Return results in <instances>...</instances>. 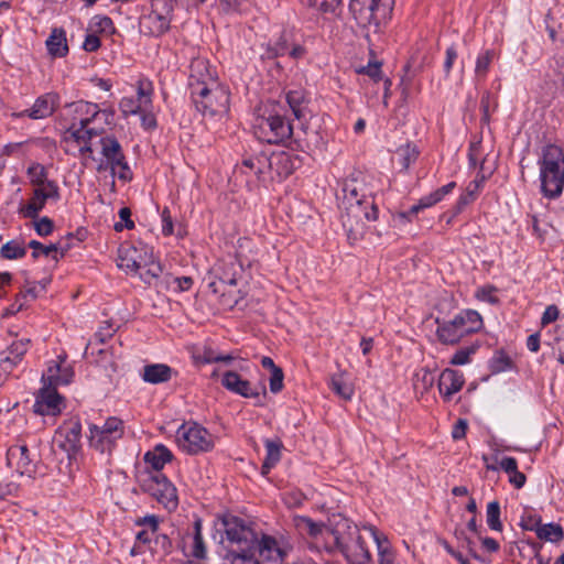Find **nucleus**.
Here are the masks:
<instances>
[{
  "instance_id": "1",
  "label": "nucleus",
  "mask_w": 564,
  "mask_h": 564,
  "mask_svg": "<svg viewBox=\"0 0 564 564\" xmlns=\"http://www.w3.org/2000/svg\"><path fill=\"white\" fill-rule=\"evenodd\" d=\"M203 70H207L205 61L197 59L192 64L189 79L192 100L203 116L221 118L229 110V90L209 73L203 76Z\"/></svg>"
},
{
  "instance_id": "2",
  "label": "nucleus",
  "mask_w": 564,
  "mask_h": 564,
  "mask_svg": "<svg viewBox=\"0 0 564 564\" xmlns=\"http://www.w3.org/2000/svg\"><path fill=\"white\" fill-rule=\"evenodd\" d=\"M98 173L110 172L112 177L128 182L132 177L124 151L119 140L113 134H101L96 141L94 159Z\"/></svg>"
},
{
  "instance_id": "3",
  "label": "nucleus",
  "mask_w": 564,
  "mask_h": 564,
  "mask_svg": "<svg viewBox=\"0 0 564 564\" xmlns=\"http://www.w3.org/2000/svg\"><path fill=\"white\" fill-rule=\"evenodd\" d=\"M332 543L340 550L349 564H368L371 561L360 529L345 517L334 518Z\"/></svg>"
},
{
  "instance_id": "4",
  "label": "nucleus",
  "mask_w": 564,
  "mask_h": 564,
  "mask_svg": "<svg viewBox=\"0 0 564 564\" xmlns=\"http://www.w3.org/2000/svg\"><path fill=\"white\" fill-rule=\"evenodd\" d=\"M541 192L547 198L558 197L564 188V151L557 145H546L539 160Z\"/></svg>"
},
{
  "instance_id": "5",
  "label": "nucleus",
  "mask_w": 564,
  "mask_h": 564,
  "mask_svg": "<svg viewBox=\"0 0 564 564\" xmlns=\"http://www.w3.org/2000/svg\"><path fill=\"white\" fill-rule=\"evenodd\" d=\"M118 267L130 274H139L147 282L161 272L152 248L147 245H121L118 249Z\"/></svg>"
},
{
  "instance_id": "6",
  "label": "nucleus",
  "mask_w": 564,
  "mask_h": 564,
  "mask_svg": "<svg viewBox=\"0 0 564 564\" xmlns=\"http://www.w3.org/2000/svg\"><path fill=\"white\" fill-rule=\"evenodd\" d=\"M436 335L441 343L455 345L464 337L478 332L482 327V318L476 311L467 310L448 321H436Z\"/></svg>"
},
{
  "instance_id": "7",
  "label": "nucleus",
  "mask_w": 564,
  "mask_h": 564,
  "mask_svg": "<svg viewBox=\"0 0 564 564\" xmlns=\"http://www.w3.org/2000/svg\"><path fill=\"white\" fill-rule=\"evenodd\" d=\"M100 133L94 127H84L78 126L77 122H72L63 138L65 151L78 156L82 164L88 165L90 159H94L95 139L99 138Z\"/></svg>"
},
{
  "instance_id": "8",
  "label": "nucleus",
  "mask_w": 564,
  "mask_h": 564,
  "mask_svg": "<svg viewBox=\"0 0 564 564\" xmlns=\"http://www.w3.org/2000/svg\"><path fill=\"white\" fill-rule=\"evenodd\" d=\"M138 481L141 489L152 496L165 509L175 510L178 505L175 486L162 473H140Z\"/></svg>"
},
{
  "instance_id": "9",
  "label": "nucleus",
  "mask_w": 564,
  "mask_h": 564,
  "mask_svg": "<svg viewBox=\"0 0 564 564\" xmlns=\"http://www.w3.org/2000/svg\"><path fill=\"white\" fill-rule=\"evenodd\" d=\"M392 4L393 0H350L349 11L360 26L377 30L389 17Z\"/></svg>"
},
{
  "instance_id": "10",
  "label": "nucleus",
  "mask_w": 564,
  "mask_h": 564,
  "mask_svg": "<svg viewBox=\"0 0 564 564\" xmlns=\"http://www.w3.org/2000/svg\"><path fill=\"white\" fill-rule=\"evenodd\" d=\"M178 446L186 453L195 455L214 448V436L195 422L182 424L176 432Z\"/></svg>"
},
{
  "instance_id": "11",
  "label": "nucleus",
  "mask_w": 564,
  "mask_h": 564,
  "mask_svg": "<svg viewBox=\"0 0 564 564\" xmlns=\"http://www.w3.org/2000/svg\"><path fill=\"white\" fill-rule=\"evenodd\" d=\"M123 433V422L118 417H109L101 425L89 426V445L101 454H110Z\"/></svg>"
},
{
  "instance_id": "12",
  "label": "nucleus",
  "mask_w": 564,
  "mask_h": 564,
  "mask_svg": "<svg viewBox=\"0 0 564 564\" xmlns=\"http://www.w3.org/2000/svg\"><path fill=\"white\" fill-rule=\"evenodd\" d=\"M210 281L208 288L213 293L225 295L226 286L237 285V275L239 267L234 259L219 260L209 270Z\"/></svg>"
},
{
  "instance_id": "13",
  "label": "nucleus",
  "mask_w": 564,
  "mask_h": 564,
  "mask_svg": "<svg viewBox=\"0 0 564 564\" xmlns=\"http://www.w3.org/2000/svg\"><path fill=\"white\" fill-rule=\"evenodd\" d=\"M293 128L279 115L262 118L256 126L257 137L267 143H280L292 135Z\"/></svg>"
},
{
  "instance_id": "14",
  "label": "nucleus",
  "mask_w": 564,
  "mask_h": 564,
  "mask_svg": "<svg viewBox=\"0 0 564 564\" xmlns=\"http://www.w3.org/2000/svg\"><path fill=\"white\" fill-rule=\"evenodd\" d=\"M260 558L263 562L278 564L282 562L292 551V544L284 536H272L263 534L254 544Z\"/></svg>"
},
{
  "instance_id": "15",
  "label": "nucleus",
  "mask_w": 564,
  "mask_h": 564,
  "mask_svg": "<svg viewBox=\"0 0 564 564\" xmlns=\"http://www.w3.org/2000/svg\"><path fill=\"white\" fill-rule=\"evenodd\" d=\"M221 523L226 539L231 544H237L241 553H243L246 550H249L254 544V532L238 517L232 514H225L221 518Z\"/></svg>"
},
{
  "instance_id": "16",
  "label": "nucleus",
  "mask_w": 564,
  "mask_h": 564,
  "mask_svg": "<svg viewBox=\"0 0 564 564\" xmlns=\"http://www.w3.org/2000/svg\"><path fill=\"white\" fill-rule=\"evenodd\" d=\"M152 96V83L145 78L139 79L137 83V97H123L119 102L122 116H135L143 110L153 108Z\"/></svg>"
},
{
  "instance_id": "17",
  "label": "nucleus",
  "mask_w": 564,
  "mask_h": 564,
  "mask_svg": "<svg viewBox=\"0 0 564 564\" xmlns=\"http://www.w3.org/2000/svg\"><path fill=\"white\" fill-rule=\"evenodd\" d=\"M68 109L73 113V122L84 127H91L90 124L98 118H102L106 123L110 124L113 118V111L101 110L97 104L84 100L68 105Z\"/></svg>"
},
{
  "instance_id": "18",
  "label": "nucleus",
  "mask_w": 564,
  "mask_h": 564,
  "mask_svg": "<svg viewBox=\"0 0 564 564\" xmlns=\"http://www.w3.org/2000/svg\"><path fill=\"white\" fill-rule=\"evenodd\" d=\"M33 406L34 412L40 415L56 416L62 413L66 404L55 387L43 386L35 397Z\"/></svg>"
},
{
  "instance_id": "19",
  "label": "nucleus",
  "mask_w": 564,
  "mask_h": 564,
  "mask_svg": "<svg viewBox=\"0 0 564 564\" xmlns=\"http://www.w3.org/2000/svg\"><path fill=\"white\" fill-rule=\"evenodd\" d=\"M365 177L360 175L359 177H352L347 180L344 184L343 192L344 198L348 204L349 214L354 217L359 216V210L361 209V205L364 203H368V199L371 195V191H369L365 186Z\"/></svg>"
},
{
  "instance_id": "20",
  "label": "nucleus",
  "mask_w": 564,
  "mask_h": 564,
  "mask_svg": "<svg viewBox=\"0 0 564 564\" xmlns=\"http://www.w3.org/2000/svg\"><path fill=\"white\" fill-rule=\"evenodd\" d=\"M181 550L186 557L204 560L207 556V546L202 533V520L196 519L193 528L187 530L181 540Z\"/></svg>"
},
{
  "instance_id": "21",
  "label": "nucleus",
  "mask_w": 564,
  "mask_h": 564,
  "mask_svg": "<svg viewBox=\"0 0 564 564\" xmlns=\"http://www.w3.org/2000/svg\"><path fill=\"white\" fill-rule=\"evenodd\" d=\"M48 199H59V191L56 183H45L44 186L34 187L32 197L21 208V212L24 217L35 218Z\"/></svg>"
},
{
  "instance_id": "22",
  "label": "nucleus",
  "mask_w": 564,
  "mask_h": 564,
  "mask_svg": "<svg viewBox=\"0 0 564 564\" xmlns=\"http://www.w3.org/2000/svg\"><path fill=\"white\" fill-rule=\"evenodd\" d=\"M82 425L77 420L64 422L55 433V442L68 455L75 454L80 447Z\"/></svg>"
},
{
  "instance_id": "23",
  "label": "nucleus",
  "mask_w": 564,
  "mask_h": 564,
  "mask_svg": "<svg viewBox=\"0 0 564 564\" xmlns=\"http://www.w3.org/2000/svg\"><path fill=\"white\" fill-rule=\"evenodd\" d=\"M7 463L20 476L31 477L35 471V462L25 444L12 445L7 452Z\"/></svg>"
},
{
  "instance_id": "24",
  "label": "nucleus",
  "mask_w": 564,
  "mask_h": 564,
  "mask_svg": "<svg viewBox=\"0 0 564 564\" xmlns=\"http://www.w3.org/2000/svg\"><path fill=\"white\" fill-rule=\"evenodd\" d=\"M238 171L247 177H254L259 182L274 178V175H270L271 163L269 156L265 154L245 159L238 167Z\"/></svg>"
},
{
  "instance_id": "25",
  "label": "nucleus",
  "mask_w": 564,
  "mask_h": 564,
  "mask_svg": "<svg viewBox=\"0 0 564 564\" xmlns=\"http://www.w3.org/2000/svg\"><path fill=\"white\" fill-rule=\"evenodd\" d=\"M59 104V97L55 93H46L37 97L31 108L25 109L17 117H29L31 119H45L53 115Z\"/></svg>"
},
{
  "instance_id": "26",
  "label": "nucleus",
  "mask_w": 564,
  "mask_h": 564,
  "mask_svg": "<svg viewBox=\"0 0 564 564\" xmlns=\"http://www.w3.org/2000/svg\"><path fill=\"white\" fill-rule=\"evenodd\" d=\"M464 383V375L460 371L447 368L440 376L438 390L444 400L449 401L455 393L462 390Z\"/></svg>"
},
{
  "instance_id": "27",
  "label": "nucleus",
  "mask_w": 564,
  "mask_h": 564,
  "mask_svg": "<svg viewBox=\"0 0 564 564\" xmlns=\"http://www.w3.org/2000/svg\"><path fill=\"white\" fill-rule=\"evenodd\" d=\"M221 384L227 390L243 398H257L260 394L256 387H253L248 380L242 379L235 371H226L223 375Z\"/></svg>"
},
{
  "instance_id": "28",
  "label": "nucleus",
  "mask_w": 564,
  "mask_h": 564,
  "mask_svg": "<svg viewBox=\"0 0 564 564\" xmlns=\"http://www.w3.org/2000/svg\"><path fill=\"white\" fill-rule=\"evenodd\" d=\"M362 530L367 531L377 544L379 564H394L395 553L387 536L373 525H364Z\"/></svg>"
},
{
  "instance_id": "29",
  "label": "nucleus",
  "mask_w": 564,
  "mask_h": 564,
  "mask_svg": "<svg viewBox=\"0 0 564 564\" xmlns=\"http://www.w3.org/2000/svg\"><path fill=\"white\" fill-rule=\"evenodd\" d=\"M294 525L302 534H307L314 539L318 536L333 541V525L326 527L323 523L314 522L307 517H295Z\"/></svg>"
},
{
  "instance_id": "30",
  "label": "nucleus",
  "mask_w": 564,
  "mask_h": 564,
  "mask_svg": "<svg viewBox=\"0 0 564 564\" xmlns=\"http://www.w3.org/2000/svg\"><path fill=\"white\" fill-rule=\"evenodd\" d=\"M172 458L171 451L166 446L159 444L152 451L144 454L147 469L143 473H161L165 464L171 462Z\"/></svg>"
},
{
  "instance_id": "31",
  "label": "nucleus",
  "mask_w": 564,
  "mask_h": 564,
  "mask_svg": "<svg viewBox=\"0 0 564 564\" xmlns=\"http://www.w3.org/2000/svg\"><path fill=\"white\" fill-rule=\"evenodd\" d=\"M271 163L270 175L282 178L288 177L294 171V162L292 158L285 152H278L269 156Z\"/></svg>"
},
{
  "instance_id": "32",
  "label": "nucleus",
  "mask_w": 564,
  "mask_h": 564,
  "mask_svg": "<svg viewBox=\"0 0 564 564\" xmlns=\"http://www.w3.org/2000/svg\"><path fill=\"white\" fill-rule=\"evenodd\" d=\"M173 369L165 364L148 365L143 368L142 379L147 382L158 384L166 382L172 378Z\"/></svg>"
},
{
  "instance_id": "33",
  "label": "nucleus",
  "mask_w": 564,
  "mask_h": 564,
  "mask_svg": "<svg viewBox=\"0 0 564 564\" xmlns=\"http://www.w3.org/2000/svg\"><path fill=\"white\" fill-rule=\"evenodd\" d=\"M499 467L508 475L509 482L517 489L525 485L527 477L518 469V462L513 457H502L499 460Z\"/></svg>"
},
{
  "instance_id": "34",
  "label": "nucleus",
  "mask_w": 564,
  "mask_h": 564,
  "mask_svg": "<svg viewBox=\"0 0 564 564\" xmlns=\"http://www.w3.org/2000/svg\"><path fill=\"white\" fill-rule=\"evenodd\" d=\"M48 53L54 57H63L68 53L66 34L63 29H53L46 40Z\"/></svg>"
},
{
  "instance_id": "35",
  "label": "nucleus",
  "mask_w": 564,
  "mask_h": 564,
  "mask_svg": "<svg viewBox=\"0 0 564 564\" xmlns=\"http://www.w3.org/2000/svg\"><path fill=\"white\" fill-rule=\"evenodd\" d=\"M286 102L297 120H303L306 118L308 112V102L303 90H290L286 94Z\"/></svg>"
},
{
  "instance_id": "36",
  "label": "nucleus",
  "mask_w": 564,
  "mask_h": 564,
  "mask_svg": "<svg viewBox=\"0 0 564 564\" xmlns=\"http://www.w3.org/2000/svg\"><path fill=\"white\" fill-rule=\"evenodd\" d=\"M59 371L61 362L52 361L42 376L43 386L56 388L58 384H68L73 378V370H67L66 377H59Z\"/></svg>"
},
{
  "instance_id": "37",
  "label": "nucleus",
  "mask_w": 564,
  "mask_h": 564,
  "mask_svg": "<svg viewBox=\"0 0 564 564\" xmlns=\"http://www.w3.org/2000/svg\"><path fill=\"white\" fill-rule=\"evenodd\" d=\"M265 458L262 464V474H268L281 459L282 443L280 440H265Z\"/></svg>"
},
{
  "instance_id": "38",
  "label": "nucleus",
  "mask_w": 564,
  "mask_h": 564,
  "mask_svg": "<svg viewBox=\"0 0 564 564\" xmlns=\"http://www.w3.org/2000/svg\"><path fill=\"white\" fill-rule=\"evenodd\" d=\"M30 339H19L11 344L8 349V355L1 360V366L7 370L6 364L17 365L23 355L28 351Z\"/></svg>"
},
{
  "instance_id": "39",
  "label": "nucleus",
  "mask_w": 564,
  "mask_h": 564,
  "mask_svg": "<svg viewBox=\"0 0 564 564\" xmlns=\"http://www.w3.org/2000/svg\"><path fill=\"white\" fill-rule=\"evenodd\" d=\"M29 247L33 249L32 257L34 259L39 258L41 254L45 257H52L54 260H58V256H64V250H62L59 243H51L44 246L40 241L31 240L29 242Z\"/></svg>"
},
{
  "instance_id": "40",
  "label": "nucleus",
  "mask_w": 564,
  "mask_h": 564,
  "mask_svg": "<svg viewBox=\"0 0 564 564\" xmlns=\"http://www.w3.org/2000/svg\"><path fill=\"white\" fill-rule=\"evenodd\" d=\"M495 57L496 53L494 50H486L478 54L475 64V77L477 80H484L486 78Z\"/></svg>"
},
{
  "instance_id": "41",
  "label": "nucleus",
  "mask_w": 564,
  "mask_h": 564,
  "mask_svg": "<svg viewBox=\"0 0 564 564\" xmlns=\"http://www.w3.org/2000/svg\"><path fill=\"white\" fill-rule=\"evenodd\" d=\"M395 156L402 167L406 170L413 162L416 161L419 156V150L416 145L408 142L397 149Z\"/></svg>"
},
{
  "instance_id": "42",
  "label": "nucleus",
  "mask_w": 564,
  "mask_h": 564,
  "mask_svg": "<svg viewBox=\"0 0 564 564\" xmlns=\"http://www.w3.org/2000/svg\"><path fill=\"white\" fill-rule=\"evenodd\" d=\"M330 389L341 399L350 400L354 394L352 386L343 375H335L330 379Z\"/></svg>"
},
{
  "instance_id": "43",
  "label": "nucleus",
  "mask_w": 564,
  "mask_h": 564,
  "mask_svg": "<svg viewBox=\"0 0 564 564\" xmlns=\"http://www.w3.org/2000/svg\"><path fill=\"white\" fill-rule=\"evenodd\" d=\"M0 254L3 259L7 260L21 259L26 254V249L23 243L11 240L1 247Z\"/></svg>"
},
{
  "instance_id": "44",
  "label": "nucleus",
  "mask_w": 564,
  "mask_h": 564,
  "mask_svg": "<svg viewBox=\"0 0 564 564\" xmlns=\"http://www.w3.org/2000/svg\"><path fill=\"white\" fill-rule=\"evenodd\" d=\"M28 176L30 183L34 187L44 186L45 183H55L54 181L47 180V172L45 167L40 163H33L29 166Z\"/></svg>"
},
{
  "instance_id": "45",
  "label": "nucleus",
  "mask_w": 564,
  "mask_h": 564,
  "mask_svg": "<svg viewBox=\"0 0 564 564\" xmlns=\"http://www.w3.org/2000/svg\"><path fill=\"white\" fill-rule=\"evenodd\" d=\"M536 534L540 539L550 541V542H558L563 539L564 532L560 524L555 523H547L544 525H541Z\"/></svg>"
},
{
  "instance_id": "46",
  "label": "nucleus",
  "mask_w": 564,
  "mask_h": 564,
  "mask_svg": "<svg viewBox=\"0 0 564 564\" xmlns=\"http://www.w3.org/2000/svg\"><path fill=\"white\" fill-rule=\"evenodd\" d=\"M487 524L494 531H502L500 521V505L498 501H491L487 505L486 511Z\"/></svg>"
},
{
  "instance_id": "47",
  "label": "nucleus",
  "mask_w": 564,
  "mask_h": 564,
  "mask_svg": "<svg viewBox=\"0 0 564 564\" xmlns=\"http://www.w3.org/2000/svg\"><path fill=\"white\" fill-rule=\"evenodd\" d=\"M512 359L503 351H497L490 359V369L492 372H503L512 369Z\"/></svg>"
},
{
  "instance_id": "48",
  "label": "nucleus",
  "mask_w": 564,
  "mask_h": 564,
  "mask_svg": "<svg viewBox=\"0 0 564 564\" xmlns=\"http://www.w3.org/2000/svg\"><path fill=\"white\" fill-rule=\"evenodd\" d=\"M497 288L490 284L482 285L476 290L475 296L482 302L497 304L499 299L497 296Z\"/></svg>"
},
{
  "instance_id": "49",
  "label": "nucleus",
  "mask_w": 564,
  "mask_h": 564,
  "mask_svg": "<svg viewBox=\"0 0 564 564\" xmlns=\"http://www.w3.org/2000/svg\"><path fill=\"white\" fill-rule=\"evenodd\" d=\"M343 0H306L310 7H313L324 13H335L340 7Z\"/></svg>"
},
{
  "instance_id": "50",
  "label": "nucleus",
  "mask_w": 564,
  "mask_h": 564,
  "mask_svg": "<svg viewBox=\"0 0 564 564\" xmlns=\"http://www.w3.org/2000/svg\"><path fill=\"white\" fill-rule=\"evenodd\" d=\"M289 52V42L286 34H282V36L279 39V41L274 45H270L268 47V56L269 57H276L288 54Z\"/></svg>"
},
{
  "instance_id": "51",
  "label": "nucleus",
  "mask_w": 564,
  "mask_h": 564,
  "mask_svg": "<svg viewBox=\"0 0 564 564\" xmlns=\"http://www.w3.org/2000/svg\"><path fill=\"white\" fill-rule=\"evenodd\" d=\"M434 377L427 369H421L415 375L414 387L417 389L422 386L423 390H427L433 386Z\"/></svg>"
},
{
  "instance_id": "52",
  "label": "nucleus",
  "mask_w": 564,
  "mask_h": 564,
  "mask_svg": "<svg viewBox=\"0 0 564 564\" xmlns=\"http://www.w3.org/2000/svg\"><path fill=\"white\" fill-rule=\"evenodd\" d=\"M90 29L94 32H110L112 30V21L108 17L97 15L93 19Z\"/></svg>"
},
{
  "instance_id": "53",
  "label": "nucleus",
  "mask_w": 564,
  "mask_h": 564,
  "mask_svg": "<svg viewBox=\"0 0 564 564\" xmlns=\"http://www.w3.org/2000/svg\"><path fill=\"white\" fill-rule=\"evenodd\" d=\"M141 119V126L144 130L151 131L154 130L158 126L156 117L153 112V108H149L139 113Z\"/></svg>"
},
{
  "instance_id": "54",
  "label": "nucleus",
  "mask_w": 564,
  "mask_h": 564,
  "mask_svg": "<svg viewBox=\"0 0 564 564\" xmlns=\"http://www.w3.org/2000/svg\"><path fill=\"white\" fill-rule=\"evenodd\" d=\"M475 352V348H463L457 350L452 359L451 364L456 366H463L469 362L470 356Z\"/></svg>"
},
{
  "instance_id": "55",
  "label": "nucleus",
  "mask_w": 564,
  "mask_h": 564,
  "mask_svg": "<svg viewBox=\"0 0 564 564\" xmlns=\"http://www.w3.org/2000/svg\"><path fill=\"white\" fill-rule=\"evenodd\" d=\"M283 371L281 368H274L270 377V390L272 393H278L283 388Z\"/></svg>"
},
{
  "instance_id": "56",
  "label": "nucleus",
  "mask_w": 564,
  "mask_h": 564,
  "mask_svg": "<svg viewBox=\"0 0 564 564\" xmlns=\"http://www.w3.org/2000/svg\"><path fill=\"white\" fill-rule=\"evenodd\" d=\"M438 200L436 199L434 193H431L424 197H422L416 205H413L410 209L411 214H417L420 210L424 208H429L437 204Z\"/></svg>"
},
{
  "instance_id": "57",
  "label": "nucleus",
  "mask_w": 564,
  "mask_h": 564,
  "mask_svg": "<svg viewBox=\"0 0 564 564\" xmlns=\"http://www.w3.org/2000/svg\"><path fill=\"white\" fill-rule=\"evenodd\" d=\"M560 310L556 305L546 306L545 311L541 317V326L545 327L546 325L555 322L558 318Z\"/></svg>"
},
{
  "instance_id": "58",
  "label": "nucleus",
  "mask_w": 564,
  "mask_h": 564,
  "mask_svg": "<svg viewBox=\"0 0 564 564\" xmlns=\"http://www.w3.org/2000/svg\"><path fill=\"white\" fill-rule=\"evenodd\" d=\"M358 72L368 75L375 82L381 79V64L378 62H369L367 66L361 67Z\"/></svg>"
},
{
  "instance_id": "59",
  "label": "nucleus",
  "mask_w": 564,
  "mask_h": 564,
  "mask_svg": "<svg viewBox=\"0 0 564 564\" xmlns=\"http://www.w3.org/2000/svg\"><path fill=\"white\" fill-rule=\"evenodd\" d=\"M366 218L367 220H376L378 217V209L372 203L371 199H368V203H364L361 205V209L359 210V216L357 218Z\"/></svg>"
},
{
  "instance_id": "60",
  "label": "nucleus",
  "mask_w": 564,
  "mask_h": 564,
  "mask_svg": "<svg viewBox=\"0 0 564 564\" xmlns=\"http://www.w3.org/2000/svg\"><path fill=\"white\" fill-rule=\"evenodd\" d=\"M130 216H131V212L129 208L127 207H123L119 210V217L122 221H124V224L122 223H117L115 225V229L116 231H122L124 228L127 229H131L133 228L134 224L133 221L130 219Z\"/></svg>"
},
{
  "instance_id": "61",
  "label": "nucleus",
  "mask_w": 564,
  "mask_h": 564,
  "mask_svg": "<svg viewBox=\"0 0 564 564\" xmlns=\"http://www.w3.org/2000/svg\"><path fill=\"white\" fill-rule=\"evenodd\" d=\"M35 230L40 236H48L53 231V221L47 217H42L34 224Z\"/></svg>"
},
{
  "instance_id": "62",
  "label": "nucleus",
  "mask_w": 564,
  "mask_h": 564,
  "mask_svg": "<svg viewBox=\"0 0 564 564\" xmlns=\"http://www.w3.org/2000/svg\"><path fill=\"white\" fill-rule=\"evenodd\" d=\"M135 523L138 525L145 527L147 528L145 530L158 531L159 518L156 516H154V514L145 516L143 518H139L135 521Z\"/></svg>"
},
{
  "instance_id": "63",
  "label": "nucleus",
  "mask_w": 564,
  "mask_h": 564,
  "mask_svg": "<svg viewBox=\"0 0 564 564\" xmlns=\"http://www.w3.org/2000/svg\"><path fill=\"white\" fill-rule=\"evenodd\" d=\"M229 564H260L258 560L247 553H234Z\"/></svg>"
},
{
  "instance_id": "64",
  "label": "nucleus",
  "mask_w": 564,
  "mask_h": 564,
  "mask_svg": "<svg viewBox=\"0 0 564 564\" xmlns=\"http://www.w3.org/2000/svg\"><path fill=\"white\" fill-rule=\"evenodd\" d=\"M162 234L164 236H170L173 234V221L167 208L162 210Z\"/></svg>"
}]
</instances>
